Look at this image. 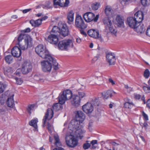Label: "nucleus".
I'll list each match as a JSON object with an SVG mask.
<instances>
[{"label": "nucleus", "instance_id": "nucleus-1", "mask_svg": "<svg viewBox=\"0 0 150 150\" xmlns=\"http://www.w3.org/2000/svg\"><path fill=\"white\" fill-rule=\"evenodd\" d=\"M76 120H72L69 125V127L71 128L73 132H74L75 136L78 139H81L83 137L85 131L83 129L80 123H82L85 118V114L82 111H77L76 115Z\"/></svg>", "mask_w": 150, "mask_h": 150}, {"label": "nucleus", "instance_id": "nucleus-2", "mask_svg": "<svg viewBox=\"0 0 150 150\" xmlns=\"http://www.w3.org/2000/svg\"><path fill=\"white\" fill-rule=\"evenodd\" d=\"M46 61L41 62L42 69L43 71L45 72H50L51 70L52 66V64L53 66L54 69L55 70H57L59 68L58 67V63L56 60L53 58V59H48L45 58Z\"/></svg>", "mask_w": 150, "mask_h": 150}, {"label": "nucleus", "instance_id": "nucleus-3", "mask_svg": "<svg viewBox=\"0 0 150 150\" xmlns=\"http://www.w3.org/2000/svg\"><path fill=\"white\" fill-rule=\"evenodd\" d=\"M35 51L43 59L48 58L50 60L53 59V57L50 55L48 50L42 45L40 44L37 46L35 48Z\"/></svg>", "mask_w": 150, "mask_h": 150}, {"label": "nucleus", "instance_id": "nucleus-4", "mask_svg": "<svg viewBox=\"0 0 150 150\" xmlns=\"http://www.w3.org/2000/svg\"><path fill=\"white\" fill-rule=\"evenodd\" d=\"M74 47L73 41L70 39H65L60 41L58 44V48L62 50L68 51Z\"/></svg>", "mask_w": 150, "mask_h": 150}, {"label": "nucleus", "instance_id": "nucleus-5", "mask_svg": "<svg viewBox=\"0 0 150 150\" xmlns=\"http://www.w3.org/2000/svg\"><path fill=\"white\" fill-rule=\"evenodd\" d=\"M72 96V91L70 90L64 91L58 97L59 102L61 104H64L66 100L70 99Z\"/></svg>", "mask_w": 150, "mask_h": 150}, {"label": "nucleus", "instance_id": "nucleus-6", "mask_svg": "<svg viewBox=\"0 0 150 150\" xmlns=\"http://www.w3.org/2000/svg\"><path fill=\"white\" fill-rule=\"evenodd\" d=\"M65 140L67 145L70 147H74L77 145V141L74 138V136L71 134L66 135Z\"/></svg>", "mask_w": 150, "mask_h": 150}, {"label": "nucleus", "instance_id": "nucleus-7", "mask_svg": "<svg viewBox=\"0 0 150 150\" xmlns=\"http://www.w3.org/2000/svg\"><path fill=\"white\" fill-rule=\"evenodd\" d=\"M75 24L76 28L81 29H85L87 27L86 24L85 23L82 17L79 15L76 16Z\"/></svg>", "mask_w": 150, "mask_h": 150}, {"label": "nucleus", "instance_id": "nucleus-8", "mask_svg": "<svg viewBox=\"0 0 150 150\" xmlns=\"http://www.w3.org/2000/svg\"><path fill=\"white\" fill-rule=\"evenodd\" d=\"M99 15H97L95 17L94 13L91 12H88L84 14L83 17L86 22H89L92 21L96 22L98 19Z\"/></svg>", "mask_w": 150, "mask_h": 150}, {"label": "nucleus", "instance_id": "nucleus-9", "mask_svg": "<svg viewBox=\"0 0 150 150\" xmlns=\"http://www.w3.org/2000/svg\"><path fill=\"white\" fill-rule=\"evenodd\" d=\"M59 28V36L61 35L65 37L68 35L69 33V29L65 24L60 23Z\"/></svg>", "mask_w": 150, "mask_h": 150}, {"label": "nucleus", "instance_id": "nucleus-10", "mask_svg": "<svg viewBox=\"0 0 150 150\" xmlns=\"http://www.w3.org/2000/svg\"><path fill=\"white\" fill-rule=\"evenodd\" d=\"M54 113L52 109L48 108L47 110L44 118L43 119V127H44L45 125V124L47 119L48 120H50L53 117Z\"/></svg>", "mask_w": 150, "mask_h": 150}, {"label": "nucleus", "instance_id": "nucleus-11", "mask_svg": "<svg viewBox=\"0 0 150 150\" xmlns=\"http://www.w3.org/2000/svg\"><path fill=\"white\" fill-rule=\"evenodd\" d=\"M88 141H86V143L83 145V148L84 149H89L91 145V148L92 149H95L97 146V140H93L91 141L90 143H89Z\"/></svg>", "mask_w": 150, "mask_h": 150}, {"label": "nucleus", "instance_id": "nucleus-12", "mask_svg": "<svg viewBox=\"0 0 150 150\" xmlns=\"http://www.w3.org/2000/svg\"><path fill=\"white\" fill-rule=\"evenodd\" d=\"M106 57L107 62L110 65L115 64L116 59L114 53L109 52L106 54Z\"/></svg>", "mask_w": 150, "mask_h": 150}, {"label": "nucleus", "instance_id": "nucleus-13", "mask_svg": "<svg viewBox=\"0 0 150 150\" xmlns=\"http://www.w3.org/2000/svg\"><path fill=\"white\" fill-rule=\"evenodd\" d=\"M32 66L28 62H24L22 65L21 71L24 74H26L30 72L32 69Z\"/></svg>", "mask_w": 150, "mask_h": 150}, {"label": "nucleus", "instance_id": "nucleus-14", "mask_svg": "<svg viewBox=\"0 0 150 150\" xmlns=\"http://www.w3.org/2000/svg\"><path fill=\"white\" fill-rule=\"evenodd\" d=\"M104 24L106 25L108 27L110 32L116 36L117 30L115 28H113L112 25L111 21L109 19H107L104 21Z\"/></svg>", "mask_w": 150, "mask_h": 150}, {"label": "nucleus", "instance_id": "nucleus-15", "mask_svg": "<svg viewBox=\"0 0 150 150\" xmlns=\"http://www.w3.org/2000/svg\"><path fill=\"white\" fill-rule=\"evenodd\" d=\"M93 106L89 102H87L82 106L83 110L87 114L91 113L93 110Z\"/></svg>", "mask_w": 150, "mask_h": 150}, {"label": "nucleus", "instance_id": "nucleus-16", "mask_svg": "<svg viewBox=\"0 0 150 150\" xmlns=\"http://www.w3.org/2000/svg\"><path fill=\"white\" fill-rule=\"evenodd\" d=\"M47 40L51 44L56 45L58 42V36L57 35L51 34L47 37Z\"/></svg>", "mask_w": 150, "mask_h": 150}, {"label": "nucleus", "instance_id": "nucleus-17", "mask_svg": "<svg viewBox=\"0 0 150 150\" xmlns=\"http://www.w3.org/2000/svg\"><path fill=\"white\" fill-rule=\"evenodd\" d=\"M54 6L58 5L61 7L67 6L69 4V0H53Z\"/></svg>", "mask_w": 150, "mask_h": 150}, {"label": "nucleus", "instance_id": "nucleus-18", "mask_svg": "<svg viewBox=\"0 0 150 150\" xmlns=\"http://www.w3.org/2000/svg\"><path fill=\"white\" fill-rule=\"evenodd\" d=\"M11 52L12 55L14 57H19L21 54V50L17 47H14L11 50Z\"/></svg>", "mask_w": 150, "mask_h": 150}, {"label": "nucleus", "instance_id": "nucleus-19", "mask_svg": "<svg viewBox=\"0 0 150 150\" xmlns=\"http://www.w3.org/2000/svg\"><path fill=\"white\" fill-rule=\"evenodd\" d=\"M127 22L129 26L134 29L138 24L133 17L127 18Z\"/></svg>", "mask_w": 150, "mask_h": 150}, {"label": "nucleus", "instance_id": "nucleus-20", "mask_svg": "<svg viewBox=\"0 0 150 150\" xmlns=\"http://www.w3.org/2000/svg\"><path fill=\"white\" fill-rule=\"evenodd\" d=\"M88 34L90 37L97 38L99 35V32L97 29H90L87 32Z\"/></svg>", "mask_w": 150, "mask_h": 150}, {"label": "nucleus", "instance_id": "nucleus-21", "mask_svg": "<svg viewBox=\"0 0 150 150\" xmlns=\"http://www.w3.org/2000/svg\"><path fill=\"white\" fill-rule=\"evenodd\" d=\"M115 93L112 90H109L101 93L103 98L107 99L109 97H111Z\"/></svg>", "mask_w": 150, "mask_h": 150}, {"label": "nucleus", "instance_id": "nucleus-22", "mask_svg": "<svg viewBox=\"0 0 150 150\" xmlns=\"http://www.w3.org/2000/svg\"><path fill=\"white\" fill-rule=\"evenodd\" d=\"M73 100L71 103L73 105L76 107L80 105L81 99L77 95H74L72 96Z\"/></svg>", "mask_w": 150, "mask_h": 150}, {"label": "nucleus", "instance_id": "nucleus-23", "mask_svg": "<svg viewBox=\"0 0 150 150\" xmlns=\"http://www.w3.org/2000/svg\"><path fill=\"white\" fill-rule=\"evenodd\" d=\"M143 17L144 15L143 13L138 14V13L137 12L134 14V18L138 24H139L143 20Z\"/></svg>", "mask_w": 150, "mask_h": 150}, {"label": "nucleus", "instance_id": "nucleus-24", "mask_svg": "<svg viewBox=\"0 0 150 150\" xmlns=\"http://www.w3.org/2000/svg\"><path fill=\"white\" fill-rule=\"evenodd\" d=\"M116 20L119 27H124V19L122 16L119 15H117L116 17Z\"/></svg>", "mask_w": 150, "mask_h": 150}, {"label": "nucleus", "instance_id": "nucleus-25", "mask_svg": "<svg viewBox=\"0 0 150 150\" xmlns=\"http://www.w3.org/2000/svg\"><path fill=\"white\" fill-rule=\"evenodd\" d=\"M74 13L72 11H69L67 14V22L69 24H71L73 22Z\"/></svg>", "mask_w": 150, "mask_h": 150}, {"label": "nucleus", "instance_id": "nucleus-26", "mask_svg": "<svg viewBox=\"0 0 150 150\" xmlns=\"http://www.w3.org/2000/svg\"><path fill=\"white\" fill-rule=\"evenodd\" d=\"M136 26V28L134 29L138 33H142L144 32L145 30V28L144 27V25L143 24H139Z\"/></svg>", "mask_w": 150, "mask_h": 150}, {"label": "nucleus", "instance_id": "nucleus-27", "mask_svg": "<svg viewBox=\"0 0 150 150\" xmlns=\"http://www.w3.org/2000/svg\"><path fill=\"white\" fill-rule=\"evenodd\" d=\"M14 95L13 94L11 96L8 98L6 104L9 107H13L14 103L13 100V97Z\"/></svg>", "mask_w": 150, "mask_h": 150}, {"label": "nucleus", "instance_id": "nucleus-28", "mask_svg": "<svg viewBox=\"0 0 150 150\" xmlns=\"http://www.w3.org/2000/svg\"><path fill=\"white\" fill-rule=\"evenodd\" d=\"M59 27L56 26H54L52 28L51 31V34H54V35H57V36H59Z\"/></svg>", "mask_w": 150, "mask_h": 150}, {"label": "nucleus", "instance_id": "nucleus-29", "mask_svg": "<svg viewBox=\"0 0 150 150\" xmlns=\"http://www.w3.org/2000/svg\"><path fill=\"white\" fill-rule=\"evenodd\" d=\"M30 23L32 26L38 27L41 25L42 21L41 20H40V19H39L35 21L33 20H31L30 21Z\"/></svg>", "mask_w": 150, "mask_h": 150}, {"label": "nucleus", "instance_id": "nucleus-30", "mask_svg": "<svg viewBox=\"0 0 150 150\" xmlns=\"http://www.w3.org/2000/svg\"><path fill=\"white\" fill-rule=\"evenodd\" d=\"M24 42L29 47H30L32 46V40L29 35L26 36L25 38Z\"/></svg>", "mask_w": 150, "mask_h": 150}, {"label": "nucleus", "instance_id": "nucleus-31", "mask_svg": "<svg viewBox=\"0 0 150 150\" xmlns=\"http://www.w3.org/2000/svg\"><path fill=\"white\" fill-rule=\"evenodd\" d=\"M62 104H60L59 102L58 103H56L54 104L52 106L53 109H52L53 111V110L57 111L61 109H62V105H61Z\"/></svg>", "mask_w": 150, "mask_h": 150}, {"label": "nucleus", "instance_id": "nucleus-32", "mask_svg": "<svg viewBox=\"0 0 150 150\" xmlns=\"http://www.w3.org/2000/svg\"><path fill=\"white\" fill-rule=\"evenodd\" d=\"M54 138L55 140L54 144L57 146L59 147L61 145V143L60 141L59 136L57 134H55L54 135Z\"/></svg>", "mask_w": 150, "mask_h": 150}, {"label": "nucleus", "instance_id": "nucleus-33", "mask_svg": "<svg viewBox=\"0 0 150 150\" xmlns=\"http://www.w3.org/2000/svg\"><path fill=\"white\" fill-rule=\"evenodd\" d=\"M90 103H91L93 107L94 106L95 107L98 106L100 104V102L98 99L97 98H95L94 99H93L91 102Z\"/></svg>", "mask_w": 150, "mask_h": 150}, {"label": "nucleus", "instance_id": "nucleus-34", "mask_svg": "<svg viewBox=\"0 0 150 150\" xmlns=\"http://www.w3.org/2000/svg\"><path fill=\"white\" fill-rule=\"evenodd\" d=\"M38 122L37 119L32 120L29 122V125L33 127L35 129L37 128V123Z\"/></svg>", "mask_w": 150, "mask_h": 150}, {"label": "nucleus", "instance_id": "nucleus-35", "mask_svg": "<svg viewBox=\"0 0 150 150\" xmlns=\"http://www.w3.org/2000/svg\"><path fill=\"white\" fill-rule=\"evenodd\" d=\"M112 10L111 7L107 6L105 9V13L107 16H108L112 14Z\"/></svg>", "mask_w": 150, "mask_h": 150}, {"label": "nucleus", "instance_id": "nucleus-36", "mask_svg": "<svg viewBox=\"0 0 150 150\" xmlns=\"http://www.w3.org/2000/svg\"><path fill=\"white\" fill-rule=\"evenodd\" d=\"M18 45L20 48L22 50H24L26 49L28 47V46L26 44L25 42H19Z\"/></svg>", "mask_w": 150, "mask_h": 150}, {"label": "nucleus", "instance_id": "nucleus-37", "mask_svg": "<svg viewBox=\"0 0 150 150\" xmlns=\"http://www.w3.org/2000/svg\"><path fill=\"white\" fill-rule=\"evenodd\" d=\"M5 59L6 62L8 64H10L12 62L13 57L11 55H8L5 57Z\"/></svg>", "mask_w": 150, "mask_h": 150}, {"label": "nucleus", "instance_id": "nucleus-38", "mask_svg": "<svg viewBox=\"0 0 150 150\" xmlns=\"http://www.w3.org/2000/svg\"><path fill=\"white\" fill-rule=\"evenodd\" d=\"M134 106V104L132 102H128L124 104V107L125 108H131Z\"/></svg>", "mask_w": 150, "mask_h": 150}, {"label": "nucleus", "instance_id": "nucleus-39", "mask_svg": "<svg viewBox=\"0 0 150 150\" xmlns=\"http://www.w3.org/2000/svg\"><path fill=\"white\" fill-rule=\"evenodd\" d=\"M6 84L0 83V93H2L7 87Z\"/></svg>", "mask_w": 150, "mask_h": 150}, {"label": "nucleus", "instance_id": "nucleus-40", "mask_svg": "<svg viewBox=\"0 0 150 150\" xmlns=\"http://www.w3.org/2000/svg\"><path fill=\"white\" fill-rule=\"evenodd\" d=\"M142 5L144 6H147L150 4V0H141Z\"/></svg>", "mask_w": 150, "mask_h": 150}, {"label": "nucleus", "instance_id": "nucleus-41", "mask_svg": "<svg viewBox=\"0 0 150 150\" xmlns=\"http://www.w3.org/2000/svg\"><path fill=\"white\" fill-rule=\"evenodd\" d=\"M99 4L97 3H96L93 4L91 5L92 9L93 10H97L99 7Z\"/></svg>", "mask_w": 150, "mask_h": 150}, {"label": "nucleus", "instance_id": "nucleus-42", "mask_svg": "<svg viewBox=\"0 0 150 150\" xmlns=\"http://www.w3.org/2000/svg\"><path fill=\"white\" fill-rule=\"evenodd\" d=\"M5 100V95L4 94H2L0 96V103L1 105L3 104Z\"/></svg>", "mask_w": 150, "mask_h": 150}, {"label": "nucleus", "instance_id": "nucleus-43", "mask_svg": "<svg viewBox=\"0 0 150 150\" xmlns=\"http://www.w3.org/2000/svg\"><path fill=\"white\" fill-rule=\"evenodd\" d=\"M50 2L49 1L47 2L45 5L43 4L42 8L44 9H48L50 8L51 7L50 6Z\"/></svg>", "mask_w": 150, "mask_h": 150}, {"label": "nucleus", "instance_id": "nucleus-44", "mask_svg": "<svg viewBox=\"0 0 150 150\" xmlns=\"http://www.w3.org/2000/svg\"><path fill=\"white\" fill-rule=\"evenodd\" d=\"M34 107V105H30L28 106V108H27V110L29 114H31V110L33 109Z\"/></svg>", "mask_w": 150, "mask_h": 150}, {"label": "nucleus", "instance_id": "nucleus-45", "mask_svg": "<svg viewBox=\"0 0 150 150\" xmlns=\"http://www.w3.org/2000/svg\"><path fill=\"white\" fill-rule=\"evenodd\" d=\"M150 75V72L148 69H146L144 71V76L146 78H148Z\"/></svg>", "mask_w": 150, "mask_h": 150}, {"label": "nucleus", "instance_id": "nucleus-46", "mask_svg": "<svg viewBox=\"0 0 150 150\" xmlns=\"http://www.w3.org/2000/svg\"><path fill=\"white\" fill-rule=\"evenodd\" d=\"M78 95H79V97H80V98H82L86 96V95L84 93V92L82 91H80L79 90L78 91Z\"/></svg>", "mask_w": 150, "mask_h": 150}, {"label": "nucleus", "instance_id": "nucleus-47", "mask_svg": "<svg viewBox=\"0 0 150 150\" xmlns=\"http://www.w3.org/2000/svg\"><path fill=\"white\" fill-rule=\"evenodd\" d=\"M25 35L24 34H21L19 35L18 39V43L19 42H21V41L24 38Z\"/></svg>", "mask_w": 150, "mask_h": 150}, {"label": "nucleus", "instance_id": "nucleus-48", "mask_svg": "<svg viewBox=\"0 0 150 150\" xmlns=\"http://www.w3.org/2000/svg\"><path fill=\"white\" fill-rule=\"evenodd\" d=\"M143 89L146 93L150 92V87L149 86H143Z\"/></svg>", "mask_w": 150, "mask_h": 150}, {"label": "nucleus", "instance_id": "nucleus-49", "mask_svg": "<svg viewBox=\"0 0 150 150\" xmlns=\"http://www.w3.org/2000/svg\"><path fill=\"white\" fill-rule=\"evenodd\" d=\"M47 128L49 131L50 133H51L52 132V129L53 128V127L49 123H47Z\"/></svg>", "mask_w": 150, "mask_h": 150}, {"label": "nucleus", "instance_id": "nucleus-50", "mask_svg": "<svg viewBox=\"0 0 150 150\" xmlns=\"http://www.w3.org/2000/svg\"><path fill=\"white\" fill-rule=\"evenodd\" d=\"M15 80L17 84L21 85L23 82V81L21 79H18L17 78H15Z\"/></svg>", "mask_w": 150, "mask_h": 150}, {"label": "nucleus", "instance_id": "nucleus-51", "mask_svg": "<svg viewBox=\"0 0 150 150\" xmlns=\"http://www.w3.org/2000/svg\"><path fill=\"white\" fill-rule=\"evenodd\" d=\"M34 79L36 81H40L41 82H43V80L42 79H40L39 77V76L38 75H35L34 77Z\"/></svg>", "mask_w": 150, "mask_h": 150}, {"label": "nucleus", "instance_id": "nucleus-52", "mask_svg": "<svg viewBox=\"0 0 150 150\" xmlns=\"http://www.w3.org/2000/svg\"><path fill=\"white\" fill-rule=\"evenodd\" d=\"M142 115L144 117V118L145 120H148V118L147 115L144 112H142Z\"/></svg>", "mask_w": 150, "mask_h": 150}, {"label": "nucleus", "instance_id": "nucleus-53", "mask_svg": "<svg viewBox=\"0 0 150 150\" xmlns=\"http://www.w3.org/2000/svg\"><path fill=\"white\" fill-rule=\"evenodd\" d=\"M146 33L147 35L150 37V26L147 28Z\"/></svg>", "mask_w": 150, "mask_h": 150}, {"label": "nucleus", "instance_id": "nucleus-54", "mask_svg": "<svg viewBox=\"0 0 150 150\" xmlns=\"http://www.w3.org/2000/svg\"><path fill=\"white\" fill-rule=\"evenodd\" d=\"M20 70L19 69H18L14 73V74L17 76H20Z\"/></svg>", "mask_w": 150, "mask_h": 150}, {"label": "nucleus", "instance_id": "nucleus-55", "mask_svg": "<svg viewBox=\"0 0 150 150\" xmlns=\"http://www.w3.org/2000/svg\"><path fill=\"white\" fill-rule=\"evenodd\" d=\"M141 97L140 95L138 94H135L134 95V98L135 99L139 100L140 99Z\"/></svg>", "mask_w": 150, "mask_h": 150}, {"label": "nucleus", "instance_id": "nucleus-56", "mask_svg": "<svg viewBox=\"0 0 150 150\" xmlns=\"http://www.w3.org/2000/svg\"><path fill=\"white\" fill-rule=\"evenodd\" d=\"M32 9L29 8L28 9H25V10H23V12L24 13H27V12L29 11H30Z\"/></svg>", "mask_w": 150, "mask_h": 150}, {"label": "nucleus", "instance_id": "nucleus-57", "mask_svg": "<svg viewBox=\"0 0 150 150\" xmlns=\"http://www.w3.org/2000/svg\"><path fill=\"white\" fill-rule=\"evenodd\" d=\"M81 33L86 36L87 35V34L86 32H84V30H83L82 29H81L80 30Z\"/></svg>", "mask_w": 150, "mask_h": 150}, {"label": "nucleus", "instance_id": "nucleus-58", "mask_svg": "<svg viewBox=\"0 0 150 150\" xmlns=\"http://www.w3.org/2000/svg\"><path fill=\"white\" fill-rule=\"evenodd\" d=\"M30 29L29 28H28L26 29L22 30L23 32L24 33H28L30 31Z\"/></svg>", "mask_w": 150, "mask_h": 150}, {"label": "nucleus", "instance_id": "nucleus-59", "mask_svg": "<svg viewBox=\"0 0 150 150\" xmlns=\"http://www.w3.org/2000/svg\"><path fill=\"white\" fill-rule=\"evenodd\" d=\"M6 71L7 72H10L12 71V68L10 67H7Z\"/></svg>", "mask_w": 150, "mask_h": 150}, {"label": "nucleus", "instance_id": "nucleus-60", "mask_svg": "<svg viewBox=\"0 0 150 150\" xmlns=\"http://www.w3.org/2000/svg\"><path fill=\"white\" fill-rule=\"evenodd\" d=\"M110 143L113 146H115H115H118L119 145V144H117L114 142H112Z\"/></svg>", "mask_w": 150, "mask_h": 150}, {"label": "nucleus", "instance_id": "nucleus-61", "mask_svg": "<svg viewBox=\"0 0 150 150\" xmlns=\"http://www.w3.org/2000/svg\"><path fill=\"white\" fill-rule=\"evenodd\" d=\"M146 106H147L150 109V99L148 100L147 101Z\"/></svg>", "mask_w": 150, "mask_h": 150}, {"label": "nucleus", "instance_id": "nucleus-62", "mask_svg": "<svg viewBox=\"0 0 150 150\" xmlns=\"http://www.w3.org/2000/svg\"><path fill=\"white\" fill-rule=\"evenodd\" d=\"M109 81L111 83L112 85H114L115 84V83L114 81L111 78L109 79Z\"/></svg>", "mask_w": 150, "mask_h": 150}, {"label": "nucleus", "instance_id": "nucleus-63", "mask_svg": "<svg viewBox=\"0 0 150 150\" xmlns=\"http://www.w3.org/2000/svg\"><path fill=\"white\" fill-rule=\"evenodd\" d=\"M143 125L145 129H146L147 128V126H148L147 123L146 122H145L143 124Z\"/></svg>", "mask_w": 150, "mask_h": 150}, {"label": "nucleus", "instance_id": "nucleus-64", "mask_svg": "<svg viewBox=\"0 0 150 150\" xmlns=\"http://www.w3.org/2000/svg\"><path fill=\"white\" fill-rule=\"evenodd\" d=\"M11 18L14 19H16L18 18V16L16 15H13L11 16Z\"/></svg>", "mask_w": 150, "mask_h": 150}]
</instances>
